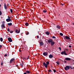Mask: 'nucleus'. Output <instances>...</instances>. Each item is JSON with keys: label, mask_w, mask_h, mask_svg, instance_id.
<instances>
[{"label": "nucleus", "mask_w": 74, "mask_h": 74, "mask_svg": "<svg viewBox=\"0 0 74 74\" xmlns=\"http://www.w3.org/2000/svg\"><path fill=\"white\" fill-rule=\"evenodd\" d=\"M64 69L66 71H67V70L70 69V67H69V66H66L64 67Z\"/></svg>", "instance_id": "f257e3e1"}, {"label": "nucleus", "mask_w": 74, "mask_h": 74, "mask_svg": "<svg viewBox=\"0 0 74 74\" xmlns=\"http://www.w3.org/2000/svg\"><path fill=\"white\" fill-rule=\"evenodd\" d=\"M61 55H63L64 54L65 55H67V54L65 52V51H62L61 53Z\"/></svg>", "instance_id": "f03ea898"}, {"label": "nucleus", "mask_w": 74, "mask_h": 74, "mask_svg": "<svg viewBox=\"0 0 74 74\" xmlns=\"http://www.w3.org/2000/svg\"><path fill=\"white\" fill-rule=\"evenodd\" d=\"M43 66H45V68H47V67H48V65H47V64H46V63H45V62H43Z\"/></svg>", "instance_id": "7ed1b4c3"}, {"label": "nucleus", "mask_w": 74, "mask_h": 74, "mask_svg": "<svg viewBox=\"0 0 74 74\" xmlns=\"http://www.w3.org/2000/svg\"><path fill=\"white\" fill-rule=\"evenodd\" d=\"M15 60L14 58H12L10 61V63H12V62H14Z\"/></svg>", "instance_id": "20e7f679"}, {"label": "nucleus", "mask_w": 74, "mask_h": 74, "mask_svg": "<svg viewBox=\"0 0 74 74\" xmlns=\"http://www.w3.org/2000/svg\"><path fill=\"white\" fill-rule=\"evenodd\" d=\"M8 40L9 42H12V40L11 39V38H8Z\"/></svg>", "instance_id": "39448f33"}, {"label": "nucleus", "mask_w": 74, "mask_h": 74, "mask_svg": "<svg viewBox=\"0 0 74 74\" xmlns=\"http://www.w3.org/2000/svg\"><path fill=\"white\" fill-rule=\"evenodd\" d=\"M53 41V40H52L51 39H50L48 41V42H49V43H51Z\"/></svg>", "instance_id": "423d86ee"}, {"label": "nucleus", "mask_w": 74, "mask_h": 74, "mask_svg": "<svg viewBox=\"0 0 74 74\" xmlns=\"http://www.w3.org/2000/svg\"><path fill=\"white\" fill-rule=\"evenodd\" d=\"M6 21L7 22H10L11 21V18H7L6 19Z\"/></svg>", "instance_id": "0eeeda50"}, {"label": "nucleus", "mask_w": 74, "mask_h": 74, "mask_svg": "<svg viewBox=\"0 0 74 74\" xmlns=\"http://www.w3.org/2000/svg\"><path fill=\"white\" fill-rule=\"evenodd\" d=\"M65 60H71V58H65Z\"/></svg>", "instance_id": "6e6552de"}, {"label": "nucleus", "mask_w": 74, "mask_h": 74, "mask_svg": "<svg viewBox=\"0 0 74 74\" xmlns=\"http://www.w3.org/2000/svg\"><path fill=\"white\" fill-rule=\"evenodd\" d=\"M43 55L44 56H47L48 55V53L47 52H44L43 53Z\"/></svg>", "instance_id": "1a4fd4ad"}, {"label": "nucleus", "mask_w": 74, "mask_h": 74, "mask_svg": "<svg viewBox=\"0 0 74 74\" xmlns=\"http://www.w3.org/2000/svg\"><path fill=\"white\" fill-rule=\"evenodd\" d=\"M53 56L52 55V54H50L49 56V58H50V59H52V58H53Z\"/></svg>", "instance_id": "9d476101"}, {"label": "nucleus", "mask_w": 74, "mask_h": 74, "mask_svg": "<svg viewBox=\"0 0 74 74\" xmlns=\"http://www.w3.org/2000/svg\"><path fill=\"white\" fill-rule=\"evenodd\" d=\"M1 28L3 29H4V28H5V25H4V24H3L1 25Z\"/></svg>", "instance_id": "9b49d317"}, {"label": "nucleus", "mask_w": 74, "mask_h": 74, "mask_svg": "<svg viewBox=\"0 0 74 74\" xmlns=\"http://www.w3.org/2000/svg\"><path fill=\"white\" fill-rule=\"evenodd\" d=\"M51 46H52V45H53L55 44V42L53 41L51 43Z\"/></svg>", "instance_id": "f8f14e48"}, {"label": "nucleus", "mask_w": 74, "mask_h": 74, "mask_svg": "<svg viewBox=\"0 0 74 74\" xmlns=\"http://www.w3.org/2000/svg\"><path fill=\"white\" fill-rule=\"evenodd\" d=\"M39 43L40 46H42V45H43V42H39Z\"/></svg>", "instance_id": "ddd939ff"}, {"label": "nucleus", "mask_w": 74, "mask_h": 74, "mask_svg": "<svg viewBox=\"0 0 74 74\" xmlns=\"http://www.w3.org/2000/svg\"><path fill=\"white\" fill-rule=\"evenodd\" d=\"M4 6L5 9V10H7V6H6V5H5V3H4Z\"/></svg>", "instance_id": "4468645a"}, {"label": "nucleus", "mask_w": 74, "mask_h": 74, "mask_svg": "<svg viewBox=\"0 0 74 74\" xmlns=\"http://www.w3.org/2000/svg\"><path fill=\"white\" fill-rule=\"evenodd\" d=\"M56 27L58 29H60V26L58 25Z\"/></svg>", "instance_id": "2eb2a0df"}, {"label": "nucleus", "mask_w": 74, "mask_h": 74, "mask_svg": "<svg viewBox=\"0 0 74 74\" xmlns=\"http://www.w3.org/2000/svg\"><path fill=\"white\" fill-rule=\"evenodd\" d=\"M65 38H66V39L67 40H69V39H70V38L69 37V36H66L65 37Z\"/></svg>", "instance_id": "dca6fc26"}, {"label": "nucleus", "mask_w": 74, "mask_h": 74, "mask_svg": "<svg viewBox=\"0 0 74 74\" xmlns=\"http://www.w3.org/2000/svg\"><path fill=\"white\" fill-rule=\"evenodd\" d=\"M45 34H47V35H49V33L47 31L45 33Z\"/></svg>", "instance_id": "f3484780"}, {"label": "nucleus", "mask_w": 74, "mask_h": 74, "mask_svg": "<svg viewBox=\"0 0 74 74\" xmlns=\"http://www.w3.org/2000/svg\"><path fill=\"white\" fill-rule=\"evenodd\" d=\"M26 73L28 74H30V71H26Z\"/></svg>", "instance_id": "a211bd4d"}, {"label": "nucleus", "mask_w": 74, "mask_h": 74, "mask_svg": "<svg viewBox=\"0 0 74 74\" xmlns=\"http://www.w3.org/2000/svg\"><path fill=\"white\" fill-rule=\"evenodd\" d=\"M12 25V23H8V26H11Z\"/></svg>", "instance_id": "6ab92c4d"}, {"label": "nucleus", "mask_w": 74, "mask_h": 74, "mask_svg": "<svg viewBox=\"0 0 74 74\" xmlns=\"http://www.w3.org/2000/svg\"><path fill=\"white\" fill-rule=\"evenodd\" d=\"M20 65L21 66V67H23V63H21L20 64Z\"/></svg>", "instance_id": "aec40b11"}, {"label": "nucleus", "mask_w": 74, "mask_h": 74, "mask_svg": "<svg viewBox=\"0 0 74 74\" xmlns=\"http://www.w3.org/2000/svg\"><path fill=\"white\" fill-rule=\"evenodd\" d=\"M46 64H47V65H48L49 64V62L48 61H47L46 62Z\"/></svg>", "instance_id": "412c9836"}, {"label": "nucleus", "mask_w": 74, "mask_h": 74, "mask_svg": "<svg viewBox=\"0 0 74 74\" xmlns=\"http://www.w3.org/2000/svg\"><path fill=\"white\" fill-rule=\"evenodd\" d=\"M25 25L27 26H29V24L27 23H25Z\"/></svg>", "instance_id": "4be33fe9"}, {"label": "nucleus", "mask_w": 74, "mask_h": 74, "mask_svg": "<svg viewBox=\"0 0 74 74\" xmlns=\"http://www.w3.org/2000/svg\"><path fill=\"white\" fill-rule=\"evenodd\" d=\"M3 38H0V40L1 41V42H2V41H3Z\"/></svg>", "instance_id": "5701e85b"}, {"label": "nucleus", "mask_w": 74, "mask_h": 74, "mask_svg": "<svg viewBox=\"0 0 74 74\" xmlns=\"http://www.w3.org/2000/svg\"><path fill=\"white\" fill-rule=\"evenodd\" d=\"M60 36H63V34H62V33H60Z\"/></svg>", "instance_id": "b1692460"}, {"label": "nucleus", "mask_w": 74, "mask_h": 74, "mask_svg": "<svg viewBox=\"0 0 74 74\" xmlns=\"http://www.w3.org/2000/svg\"><path fill=\"white\" fill-rule=\"evenodd\" d=\"M2 15V12L0 10V16Z\"/></svg>", "instance_id": "393cba45"}, {"label": "nucleus", "mask_w": 74, "mask_h": 74, "mask_svg": "<svg viewBox=\"0 0 74 74\" xmlns=\"http://www.w3.org/2000/svg\"><path fill=\"white\" fill-rule=\"evenodd\" d=\"M29 34V32H26V34L27 35H28Z\"/></svg>", "instance_id": "a878e982"}, {"label": "nucleus", "mask_w": 74, "mask_h": 74, "mask_svg": "<svg viewBox=\"0 0 74 74\" xmlns=\"http://www.w3.org/2000/svg\"><path fill=\"white\" fill-rule=\"evenodd\" d=\"M56 63L57 64H60V63L59 62H57Z\"/></svg>", "instance_id": "bb28decb"}, {"label": "nucleus", "mask_w": 74, "mask_h": 74, "mask_svg": "<svg viewBox=\"0 0 74 74\" xmlns=\"http://www.w3.org/2000/svg\"><path fill=\"white\" fill-rule=\"evenodd\" d=\"M10 12H11V13H12L13 11H12V9H10Z\"/></svg>", "instance_id": "cd10ccee"}, {"label": "nucleus", "mask_w": 74, "mask_h": 74, "mask_svg": "<svg viewBox=\"0 0 74 74\" xmlns=\"http://www.w3.org/2000/svg\"><path fill=\"white\" fill-rule=\"evenodd\" d=\"M43 12L44 13H45V12H47V11L45 10H43Z\"/></svg>", "instance_id": "c85d7f7f"}, {"label": "nucleus", "mask_w": 74, "mask_h": 74, "mask_svg": "<svg viewBox=\"0 0 74 74\" xmlns=\"http://www.w3.org/2000/svg\"><path fill=\"white\" fill-rule=\"evenodd\" d=\"M48 71L49 72H51L52 71L51 69H48Z\"/></svg>", "instance_id": "c756f323"}, {"label": "nucleus", "mask_w": 74, "mask_h": 74, "mask_svg": "<svg viewBox=\"0 0 74 74\" xmlns=\"http://www.w3.org/2000/svg\"><path fill=\"white\" fill-rule=\"evenodd\" d=\"M18 30L17 29H16L15 31V32L16 33H17V32H18Z\"/></svg>", "instance_id": "7c9ffc66"}, {"label": "nucleus", "mask_w": 74, "mask_h": 74, "mask_svg": "<svg viewBox=\"0 0 74 74\" xmlns=\"http://www.w3.org/2000/svg\"><path fill=\"white\" fill-rule=\"evenodd\" d=\"M53 71L54 73H56V70L54 69Z\"/></svg>", "instance_id": "2f4dec72"}, {"label": "nucleus", "mask_w": 74, "mask_h": 74, "mask_svg": "<svg viewBox=\"0 0 74 74\" xmlns=\"http://www.w3.org/2000/svg\"><path fill=\"white\" fill-rule=\"evenodd\" d=\"M52 38H55V36H52Z\"/></svg>", "instance_id": "473e14b6"}, {"label": "nucleus", "mask_w": 74, "mask_h": 74, "mask_svg": "<svg viewBox=\"0 0 74 74\" xmlns=\"http://www.w3.org/2000/svg\"><path fill=\"white\" fill-rule=\"evenodd\" d=\"M8 32H10V29L8 28Z\"/></svg>", "instance_id": "72a5a7b5"}, {"label": "nucleus", "mask_w": 74, "mask_h": 74, "mask_svg": "<svg viewBox=\"0 0 74 74\" xmlns=\"http://www.w3.org/2000/svg\"><path fill=\"white\" fill-rule=\"evenodd\" d=\"M20 33V30H19L18 31L17 33Z\"/></svg>", "instance_id": "f704fd0d"}, {"label": "nucleus", "mask_w": 74, "mask_h": 74, "mask_svg": "<svg viewBox=\"0 0 74 74\" xmlns=\"http://www.w3.org/2000/svg\"><path fill=\"white\" fill-rule=\"evenodd\" d=\"M29 57H30V56H28V57L27 58V60L29 59Z\"/></svg>", "instance_id": "c9c22d12"}, {"label": "nucleus", "mask_w": 74, "mask_h": 74, "mask_svg": "<svg viewBox=\"0 0 74 74\" xmlns=\"http://www.w3.org/2000/svg\"><path fill=\"white\" fill-rule=\"evenodd\" d=\"M58 48L60 49V50H61V48H60V47H59Z\"/></svg>", "instance_id": "e433bc0d"}, {"label": "nucleus", "mask_w": 74, "mask_h": 74, "mask_svg": "<svg viewBox=\"0 0 74 74\" xmlns=\"http://www.w3.org/2000/svg\"><path fill=\"white\" fill-rule=\"evenodd\" d=\"M70 68L71 69H73V68H72L71 66H70Z\"/></svg>", "instance_id": "4c0bfd02"}, {"label": "nucleus", "mask_w": 74, "mask_h": 74, "mask_svg": "<svg viewBox=\"0 0 74 74\" xmlns=\"http://www.w3.org/2000/svg\"><path fill=\"white\" fill-rule=\"evenodd\" d=\"M7 56V54H5L4 55L5 57L6 56Z\"/></svg>", "instance_id": "58836bf2"}, {"label": "nucleus", "mask_w": 74, "mask_h": 74, "mask_svg": "<svg viewBox=\"0 0 74 74\" xmlns=\"http://www.w3.org/2000/svg\"><path fill=\"white\" fill-rule=\"evenodd\" d=\"M2 47V45H0V48H1Z\"/></svg>", "instance_id": "ea45409f"}, {"label": "nucleus", "mask_w": 74, "mask_h": 74, "mask_svg": "<svg viewBox=\"0 0 74 74\" xmlns=\"http://www.w3.org/2000/svg\"><path fill=\"white\" fill-rule=\"evenodd\" d=\"M69 48H71V46L69 45Z\"/></svg>", "instance_id": "a19ab883"}, {"label": "nucleus", "mask_w": 74, "mask_h": 74, "mask_svg": "<svg viewBox=\"0 0 74 74\" xmlns=\"http://www.w3.org/2000/svg\"><path fill=\"white\" fill-rule=\"evenodd\" d=\"M11 33H13V31H11L10 32Z\"/></svg>", "instance_id": "79ce46f5"}, {"label": "nucleus", "mask_w": 74, "mask_h": 74, "mask_svg": "<svg viewBox=\"0 0 74 74\" xmlns=\"http://www.w3.org/2000/svg\"><path fill=\"white\" fill-rule=\"evenodd\" d=\"M24 59H25V60H26V58H23Z\"/></svg>", "instance_id": "37998d69"}, {"label": "nucleus", "mask_w": 74, "mask_h": 74, "mask_svg": "<svg viewBox=\"0 0 74 74\" xmlns=\"http://www.w3.org/2000/svg\"><path fill=\"white\" fill-rule=\"evenodd\" d=\"M61 5H64V4L61 3Z\"/></svg>", "instance_id": "c03bdc74"}, {"label": "nucleus", "mask_w": 74, "mask_h": 74, "mask_svg": "<svg viewBox=\"0 0 74 74\" xmlns=\"http://www.w3.org/2000/svg\"><path fill=\"white\" fill-rule=\"evenodd\" d=\"M19 52H21V50L19 49Z\"/></svg>", "instance_id": "a18cd8bd"}, {"label": "nucleus", "mask_w": 74, "mask_h": 74, "mask_svg": "<svg viewBox=\"0 0 74 74\" xmlns=\"http://www.w3.org/2000/svg\"><path fill=\"white\" fill-rule=\"evenodd\" d=\"M1 66H3V62H2V63H1Z\"/></svg>", "instance_id": "49530a36"}, {"label": "nucleus", "mask_w": 74, "mask_h": 74, "mask_svg": "<svg viewBox=\"0 0 74 74\" xmlns=\"http://www.w3.org/2000/svg\"><path fill=\"white\" fill-rule=\"evenodd\" d=\"M37 38H39V36H37Z\"/></svg>", "instance_id": "de8ad7c7"}, {"label": "nucleus", "mask_w": 74, "mask_h": 74, "mask_svg": "<svg viewBox=\"0 0 74 74\" xmlns=\"http://www.w3.org/2000/svg\"><path fill=\"white\" fill-rule=\"evenodd\" d=\"M10 18V17L9 16H8V19H9V18Z\"/></svg>", "instance_id": "09e8293b"}, {"label": "nucleus", "mask_w": 74, "mask_h": 74, "mask_svg": "<svg viewBox=\"0 0 74 74\" xmlns=\"http://www.w3.org/2000/svg\"><path fill=\"white\" fill-rule=\"evenodd\" d=\"M64 63H66V61H64Z\"/></svg>", "instance_id": "8fccbe9b"}, {"label": "nucleus", "mask_w": 74, "mask_h": 74, "mask_svg": "<svg viewBox=\"0 0 74 74\" xmlns=\"http://www.w3.org/2000/svg\"><path fill=\"white\" fill-rule=\"evenodd\" d=\"M23 74H26V73H25Z\"/></svg>", "instance_id": "3c124183"}, {"label": "nucleus", "mask_w": 74, "mask_h": 74, "mask_svg": "<svg viewBox=\"0 0 74 74\" xmlns=\"http://www.w3.org/2000/svg\"><path fill=\"white\" fill-rule=\"evenodd\" d=\"M1 7V4H0V8Z\"/></svg>", "instance_id": "603ef678"}, {"label": "nucleus", "mask_w": 74, "mask_h": 74, "mask_svg": "<svg viewBox=\"0 0 74 74\" xmlns=\"http://www.w3.org/2000/svg\"><path fill=\"white\" fill-rule=\"evenodd\" d=\"M73 25H74V23H73Z\"/></svg>", "instance_id": "864d4df0"}, {"label": "nucleus", "mask_w": 74, "mask_h": 74, "mask_svg": "<svg viewBox=\"0 0 74 74\" xmlns=\"http://www.w3.org/2000/svg\"><path fill=\"white\" fill-rule=\"evenodd\" d=\"M3 0H1V1H2Z\"/></svg>", "instance_id": "5fc2aeb1"}, {"label": "nucleus", "mask_w": 74, "mask_h": 74, "mask_svg": "<svg viewBox=\"0 0 74 74\" xmlns=\"http://www.w3.org/2000/svg\"><path fill=\"white\" fill-rule=\"evenodd\" d=\"M59 15H60V14H59Z\"/></svg>", "instance_id": "6e6d98bb"}]
</instances>
